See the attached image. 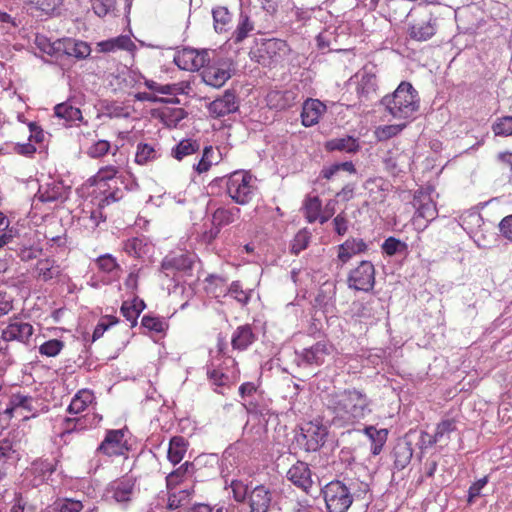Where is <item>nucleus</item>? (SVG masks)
Masks as SVG:
<instances>
[{"mask_svg":"<svg viewBox=\"0 0 512 512\" xmlns=\"http://www.w3.org/2000/svg\"><path fill=\"white\" fill-rule=\"evenodd\" d=\"M27 3L32 8L44 14L51 15L62 5L63 0H27Z\"/></svg>","mask_w":512,"mask_h":512,"instance_id":"nucleus-51","label":"nucleus"},{"mask_svg":"<svg viewBox=\"0 0 512 512\" xmlns=\"http://www.w3.org/2000/svg\"><path fill=\"white\" fill-rule=\"evenodd\" d=\"M15 452L14 441L12 439L9 437L0 438V466H5Z\"/></svg>","mask_w":512,"mask_h":512,"instance_id":"nucleus-56","label":"nucleus"},{"mask_svg":"<svg viewBox=\"0 0 512 512\" xmlns=\"http://www.w3.org/2000/svg\"><path fill=\"white\" fill-rule=\"evenodd\" d=\"M355 78L357 79L356 91L360 98L368 99L376 92L377 78L374 73L363 69L355 75Z\"/></svg>","mask_w":512,"mask_h":512,"instance_id":"nucleus-25","label":"nucleus"},{"mask_svg":"<svg viewBox=\"0 0 512 512\" xmlns=\"http://www.w3.org/2000/svg\"><path fill=\"white\" fill-rule=\"evenodd\" d=\"M229 294L242 305H246L251 297V291H245L242 288V285L239 281H234L231 283L229 289Z\"/></svg>","mask_w":512,"mask_h":512,"instance_id":"nucleus-60","label":"nucleus"},{"mask_svg":"<svg viewBox=\"0 0 512 512\" xmlns=\"http://www.w3.org/2000/svg\"><path fill=\"white\" fill-rule=\"evenodd\" d=\"M354 315L368 324L376 323L384 314V306L378 300L367 302H354L352 304Z\"/></svg>","mask_w":512,"mask_h":512,"instance_id":"nucleus-16","label":"nucleus"},{"mask_svg":"<svg viewBox=\"0 0 512 512\" xmlns=\"http://www.w3.org/2000/svg\"><path fill=\"white\" fill-rule=\"evenodd\" d=\"M324 109L323 104L319 100L308 99L304 102L301 119L302 124L305 127H311L315 125Z\"/></svg>","mask_w":512,"mask_h":512,"instance_id":"nucleus-26","label":"nucleus"},{"mask_svg":"<svg viewBox=\"0 0 512 512\" xmlns=\"http://www.w3.org/2000/svg\"><path fill=\"white\" fill-rule=\"evenodd\" d=\"M456 430V422L453 419H445L437 424L434 435L429 440V444L433 445L438 442L448 441L450 434Z\"/></svg>","mask_w":512,"mask_h":512,"instance_id":"nucleus-41","label":"nucleus"},{"mask_svg":"<svg viewBox=\"0 0 512 512\" xmlns=\"http://www.w3.org/2000/svg\"><path fill=\"white\" fill-rule=\"evenodd\" d=\"M94 399V393L91 390H79L72 398L67 410L71 414H79L83 412Z\"/></svg>","mask_w":512,"mask_h":512,"instance_id":"nucleus-31","label":"nucleus"},{"mask_svg":"<svg viewBox=\"0 0 512 512\" xmlns=\"http://www.w3.org/2000/svg\"><path fill=\"white\" fill-rule=\"evenodd\" d=\"M249 512H268L271 493L264 485L256 486L249 494Z\"/></svg>","mask_w":512,"mask_h":512,"instance_id":"nucleus-21","label":"nucleus"},{"mask_svg":"<svg viewBox=\"0 0 512 512\" xmlns=\"http://www.w3.org/2000/svg\"><path fill=\"white\" fill-rule=\"evenodd\" d=\"M107 494L115 502L125 505L132 500L135 494V479L123 477L113 481L107 489Z\"/></svg>","mask_w":512,"mask_h":512,"instance_id":"nucleus-14","label":"nucleus"},{"mask_svg":"<svg viewBox=\"0 0 512 512\" xmlns=\"http://www.w3.org/2000/svg\"><path fill=\"white\" fill-rule=\"evenodd\" d=\"M54 509L58 512H80L83 509V504L79 500L59 499L54 502Z\"/></svg>","mask_w":512,"mask_h":512,"instance_id":"nucleus-55","label":"nucleus"},{"mask_svg":"<svg viewBox=\"0 0 512 512\" xmlns=\"http://www.w3.org/2000/svg\"><path fill=\"white\" fill-rule=\"evenodd\" d=\"M100 52H114L116 50H131L135 47L134 43L128 36H118L105 41L97 43Z\"/></svg>","mask_w":512,"mask_h":512,"instance_id":"nucleus-33","label":"nucleus"},{"mask_svg":"<svg viewBox=\"0 0 512 512\" xmlns=\"http://www.w3.org/2000/svg\"><path fill=\"white\" fill-rule=\"evenodd\" d=\"M437 29V18L430 15L427 19L412 24L408 33L411 39L416 41H427L435 35Z\"/></svg>","mask_w":512,"mask_h":512,"instance_id":"nucleus-20","label":"nucleus"},{"mask_svg":"<svg viewBox=\"0 0 512 512\" xmlns=\"http://www.w3.org/2000/svg\"><path fill=\"white\" fill-rule=\"evenodd\" d=\"M394 466L398 470L404 469L411 461L413 449L411 443L399 441L393 448Z\"/></svg>","mask_w":512,"mask_h":512,"instance_id":"nucleus-28","label":"nucleus"},{"mask_svg":"<svg viewBox=\"0 0 512 512\" xmlns=\"http://www.w3.org/2000/svg\"><path fill=\"white\" fill-rule=\"evenodd\" d=\"M405 124H391L380 126L376 129L375 135L379 141H386L398 135L404 128Z\"/></svg>","mask_w":512,"mask_h":512,"instance_id":"nucleus-53","label":"nucleus"},{"mask_svg":"<svg viewBox=\"0 0 512 512\" xmlns=\"http://www.w3.org/2000/svg\"><path fill=\"white\" fill-rule=\"evenodd\" d=\"M146 241L144 238L135 237L125 241L123 249L126 253L134 257H141L146 253Z\"/></svg>","mask_w":512,"mask_h":512,"instance_id":"nucleus-49","label":"nucleus"},{"mask_svg":"<svg viewBox=\"0 0 512 512\" xmlns=\"http://www.w3.org/2000/svg\"><path fill=\"white\" fill-rule=\"evenodd\" d=\"M286 476L289 481L307 494L312 488V473L308 464L303 461H297L293 464L287 471Z\"/></svg>","mask_w":512,"mask_h":512,"instance_id":"nucleus-17","label":"nucleus"},{"mask_svg":"<svg viewBox=\"0 0 512 512\" xmlns=\"http://www.w3.org/2000/svg\"><path fill=\"white\" fill-rule=\"evenodd\" d=\"M33 403L34 398L30 395H25L22 393L12 394L9 398V404L5 409L4 413L12 415L13 411H15L18 408H22L28 412H32L35 410Z\"/></svg>","mask_w":512,"mask_h":512,"instance_id":"nucleus-35","label":"nucleus"},{"mask_svg":"<svg viewBox=\"0 0 512 512\" xmlns=\"http://www.w3.org/2000/svg\"><path fill=\"white\" fill-rule=\"evenodd\" d=\"M407 249L406 243L394 237L387 238L382 244V250L389 256L402 253Z\"/></svg>","mask_w":512,"mask_h":512,"instance_id":"nucleus-58","label":"nucleus"},{"mask_svg":"<svg viewBox=\"0 0 512 512\" xmlns=\"http://www.w3.org/2000/svg\"><path fill=\"white\" fill-rule=\"evenodd\" d=\"M372 400L357 388H347L329 393L325 405L332 414V423L347 427L360 423L372 412Z\"/></svg>","mask_w":512,"mask_h":512,"instance_id":"nucleus-1","label":"nucleus"},{"mask_svg":"<svg viewBox=\"0 0 512 512\" xmlns=\"http://www.w3.org/2000/svg\"><path fill=\"white\" fill-rule=\"evenodd\" d=\"M54 114L56 117L64 119L69 123L82 120L81 110L73 106L69 101L57 104L54 107Z\"/></svg>","mask_w":512,"mask_h":512,"instance_id":"nucleus-38","label":"nucleus"},{"mask_svg":"<svg viewBox=\"0 0 512 512\" xmlns=\"http://www.w3.org/2000/svg\"><path fill=\"white\" fill-rule=\"evenodd\" d=\"M141 325L149 331L161 333L166 329V322L159 318L150 315H145L141 320Z\"/></svg>","mask_w":512,"mask_h":512,"instance_id":"nucleus-61","label":"nucleus"},{"mask_svg":"<svg viewBox=\"0 0 512 512\" xmlns=\"http://www.w3.org/2000/svg\"><path fill=\"white\" fill-rule=\"evenodd\" d=\"M221 475L224 479L225 488L228 486L231 488L233 499L238 503L244 502L248 495V486L237 479L229 480V471L224 467L221 469Z\"/></svg>","mask_w":512,"mask_h":512,"instance_id":"nucleus-29","label":"nucleus"},{"mask_svg":"<svg viewBox=\"0 0 512 512\" xmlns=\"http://www.w3.org/2000/svg\"><path fill=\"white\" fill-rule=\"evenodd\" d=\"M125 430H108L103 441L96 449V453L108 457L126 456L129 451L127 441L124 439Z\"/></svg>","mask_w":512,"mask_h":512,"instance_id":"nucleus-10","label":"nucleus"},{"mask_svg":"<svg viewBox=\"0 0 512 512\" xmlns=\"http://www.w3.org/2000/svg\"><path fill=\"white\" fill-rule=\"evenodd\" d=\"M64 347V343L58 339H51L39 347V353L48 357L57 356Z\"/></svg>","mask_w":512,"mask_h":512,"instance_id":"nucleus-59","label":"nucleus"},{"mask_svg":"<svg viewBox=\"0 0 512 512\" xmlns=\"http://www.w3.org/2000/svg\"><path fill=\"white\" fill-rule=\"evenodd\" d=\"M328 429L318 421H310L301 427V434L297 441L303 445L305 451L316 452L325 443Z\"/></svg>","mask_w":512,"mask_h":512,"instance_id":"nucleus-7","label":"nucleus"},{"mask_svg":"<svg viewBox=\"0 0 512 512\" xmlns=\"http://www.w3.org/2000/svg\"><path fill=\"white\" fill-rule=\"evenodd\" d=\"M187 113L183 108L166 107L161 111V120L168 127H176L186 117Z\"/></svg>","mask_w":512,"mask_h":512,"instance_id":"nucleus-44","label":"nucleus"},{"mask_svg":"<svg viewBox=\"0 0 512 512\" xmlns=\"http://www.w3.org/2000/svg\"><path fill=\"white\" fill-rule=\"evenodd\" d=\"M160 157L159 150L155 145L148 143H139L136 147L135 162L140 165H146Z\"/></svg>","mask_w":512,"mask_h":512,"instance_id":"nucleus-39","label":"nucleus"},{"mask_svg":"<svg viewBox=\"0 0 512 512\" xmlns=\"http://www.w3.org/2000/svg\"><path fill=\"white\" fill-rule=\"evenodd\" d=\"M128 159L125 155L119 154L113 164L103 166L99 169L97 177L100 181H107L115 178L117 174L126 166Z\"/></svg>","mask_w":512,"mask_h":512,"instance_id":"nucleus-36","label":"nucleus"},{"mask_svg":"<svg viewBox=\"0 0 512 512\" xmlns=\"http://www.w3.org/2000/svg\"><path fill=\"white\" fill-rule=\"evenodd\" d=\"M33 332L34 328L30 323L21 320H14L2 330L0 341L4 344L14 340L26 343L33 335Z\"/></svg>","mask_w":512,"mask_h":512,"instance_id":"nucleus-15","label":"nucleus"},{"mask_svg":"<svg viewBox=\"0 0 512 512\" xmlns=\"http://www.w3.org/2000/svg\"><path fill=\"white\" fill-rule=\"evenodd\" d=\"M215 181H220L226 186V192L237 204L245 205L250 202L254 194L252 176L248 172L235 171L229 176H224Z\"/></svg>","mask_w":512,"mask_h":512,"instance_id":"nucleus-4","label":"nucleus"},{"mask_svg":"<svg viewBox=\"0 0 512 512\" xmlns=\"http://www.w3.org/2000/svg\"><path fill=\"white\" fill-rule=\"evenodd\" d=\"M368 245L360 238H348L338 246L337 257L343 264L347 263L353 256L366 252Z\"/></svg>","mask_w":512,"mask_h":512,"instance_id":"nucleus-22","label":"nucleus"},{"mask_svg":"<svg viewBox=\"0 0 512 512\" xmlns=\"http://www.w3.org/2000/svg\"><path fill=\"white\" fill-rule=\"evenodd\" d=\"M44 51L50 55L62 52L67 56H72L77 59H85L91 53L90 45L81 40L71 38L57 40L53 44H49L48 49Z\"/></svg>","mask_w":512,"mask_h":512,"instance_id":"nucleus-12","label":"nucleus"},{"mask_svg":"<svg viewBox=\"0 0 512 512\" xmlns=\"http://www.w3.org/2000/svg\"><path fill=\"white\" fill-rule=\"evenodd\" d=\"M207 376L212 385H214L215 391L223 394L221 388L228 386L231 383V377L219 369L209 368L207 370Z\"/></svg>","mask_w":512,"mask_h":512,"instance_id":"nucleus-46","label":"nucleus"},{"mask_svg":"<svg viewBox=\"0 0 512 512\" xmlns=\"http://www.w3.org/2000/svg\"><path fill=\"white\" fill-rule=\"evenodd\" d=\"M58 461L55 459L38 458L34 460L26 469L25 481L31 487H39L44 483H48L51 476L57 469Z\"/></svg>","mask_w":512,"mask_h":512,"instance_id":"nucleus-8","label":"nucleus"},{"mask_svg":"<svg viewBox=\"0 0 512 512\" xmlns=\"http://www.w3.org/2000/svg\"><path fill=\"white\" fill-rule=\"evenodd\" d=\"M89 417L65 418L62 423V436L69 435L73 432L84 431L89 428Z\"/></svg>","mask_w":512,"mask_h":512,"instance_id":"nucleus-43","label":"nucleus"},{"mask_svg":"<svg viewBox=\"0 0 512 512\" xmlns=\"http://www.w3.org/2000/svg\"><path fill=\"white\" fill-rule=\"evenodd\" d=\"M321 210V201L317 196L310 197L305 202V215L309 223L318 220L319 212Z\"/></svg>","mask_w":512,"mask_h":512,"instance_id":"nucleus-54","label":"nucleus"},{"mask_svg":"<svg viewBox=\"0 0 512 512\" xmlns=\"http://www.w3.org/2000/svg\"><path fill=\"white\" fill-rule=\"evenodd\" d=\"M381 104L393 118L406 120L412 118L419 110L420 98L412 84L403 81L392 94L382 98Z\"/></svg>","mask_w":512,"mask_h":512,"instance_id":"nucleus-2","label":"nucleus"},{"mask_svg":"<svg viewBox=\"0 0 512 512\" xmlns=\"http://www.w3.org/2000/svg\"><path fill=\"white\" fill-rule=\"evenodd\" d=\"M208 50H196L193 48H184L177 52L174 57L175 64L182 70L197 71L209 62Z\"/></svg>","mask_w":512,"mask_h":512,"instance_id":"nucleus-11","label":"nucleus"},{"mask_svg":"<svg viewBox=\"0 0 512 512\" xmlns=\"http://www.w3.org/2000/svg\"><path fill=\"white\" fill-rule=\"evenodd\" d=\"M243 404L246 410L252 414L264 416L270 412L269 403L263 398L261 393L260 397L256 396L254 399L246 400V403Z\"/></svg>","mask_w":512,"mask_h":512,"instance_id":"nucleus-48","label":"nucleus"},{"mask_svg":"<svg viewBox=\"0 0 512 512\" xmlns=\"http://www.w3.org/2000/svg\"><path fill=\"white\" fill-rule=\"evenodd\" d=\"M144 308V301L135 297L132 301H124L122 303L121 313L130 322V326L134 327L137 325V319Z\"/></svg>","mask_w":512,"mask_h":512,"instance_id":"nucleus-30","label":"nucleus"},{"mask_svg":"<svg viewBox=\"0 0 512 512\" xmlns=\"http://www.w3.org/2000/svg\"><path fill=\"white\" fill-rule=\"evenodd\" d=\"M193 265L192 258L187 254L167 255L161 263V272L177 284L182 281V275L188 274Z\"/></svg>","mask_w":512,"mask_h":512,"instance_id":"nucleus-9","label":"nucleus"},{"mask_svg":"<svg viewBox=\"0 0 512 512\" xmlns=\"http://www.w3.org/2000/svg\"><path fill=\"white\" fill-rule=\"evenodd\" d=\"M92 9L99 17H105L115 9V0H94Z\"/></svg>","mask_w":512,"mask_h":512,"instance_id":"nucleus-63","label":"nucleus"},{"mask_svg":"<svg viewBox=\"0 0 512 512\" xmlns=\"http://www.w3.org/2000/svg\"><path fill=\"white\" fill-rule=\"evenodd\" d=\"M243 404L246 410L252 414L264 416L270 412L269 403L263 398L261 393L260 397L256 396L254 399L246 400V403Z\"/></svg>","mask_w":512,"mask_h":512,"instance_id":"nucleus-47","label":"nucleus"},{"mask_svg":"<svg viewBox=\"0 0 512 512\" xmlns=\"http://www.w3.org/2000/svg\"><path fill=\"white\" fill-rule=\"evenodd\" d=\"M213 26L217 33L226 32L232 22V14L227 7L218 6L212 10Z\"/></svg>","mask_w":512,"mask_h":512,"instance_id":"nucleus-37","label":"nucleus"},{"mask_svg":"<svg viewBox=\"0 0 512 512\" xmlns=\"http://www.w3.org/2000/svg\"><path fill=\"white\" fill-rule=\"evenodd\" d=\"M310 241V235L306 230H300L291 242L290 250L294 255H298L307 248Z\"/></svg>","mask_w":512,"mask_h":512,"instance_id":"nucleus-57","label":"nucleus"},{"mask_svg":"<svg viewBox=\"0 0 512 512\" xmlns=\"http://www.w3.org/2000/svg\"><path fill=\"white\" fill-rule=\"evenodd\" d=\"M111 148L110 142L107 140H98L94 144H92L88 150L87 154L91 158H100L106 155Z\"/></svg>","mask_w":512,"mask_h":512,"instance_id":"nucleus-64","label":"nucleus"},{"mask_svg":"<svg viewBox=\"0 0 512 512\" xmlns=\"http://www.w3.org/2000/svg\"><path fill=\"white\" fill-rule=\"evenodd\" d=\"M241 215L238 207H219L212 214V223L216 227H223L236 222Z\"/></svg>","mask_w":512,"mask_h":512,"instance_id":"nucleus-27","label":"nucleus"},{"mask_svg":"<svg viewBox=\"0 0 512 512\" xmlns=\"http://www.w3.org/2000/svg\"><path fill=\"white\" fill-rule=\"evenodd\" d=\"M290 52L286 41L271 38L262 39L250 51L251 59L263 67H275L280 64Z\"/></svg>","mask_w":512,"mask_h":512,"instance_id":"nucleus-3","label":"nucleus"},{"mask_svg":"<svg viewBox=\"0 0 512 512\" xmlns=\"http://www.w3.org/2000/svg\"><path fill=\"white\" fill-rule=\"evenodd\" d=\"M200 145L195 140H182L178 145L172 149V155L177 160H182L184 157L197 152Z\"/></svg>","mask_w":512,"mask_h":512,"instance_id":"nucleus-45","label":"nucleus"},{"mask_svg":"<svg viewBox=\"0 0 512 512\" xmlns=\"http://www.w3.org/2000/svg\"><path fill=\"white\" fill-rule=\"evenodd\" d=\"M437 216L436 205L428 199L426 202L419 205L416 211L417 218H423L426 221H432Z\"/></svg>","mask_w":512,"mask_h":512,"instance_id":"nucleus-62","label":"nucleus"},{"mask_svg":"<svg viewBox=\"0 0 512 512\" xmlns=\"http://www.w3.org/2000/svg\"><path fill=\"white\" fill-rule=\"evenodd\" d=\"M69 190L61 182H51L38 190V199L41 202L64 201L68 198Z\"/></svg>","mask_w":512,"mask_h":512,"instance_id":"nucleus-23","label":"nucleus"},{"mask_svg":"<svg viewBox=\"0 0 512 512\" xmlns=\"http://www.w3.org/2000/svg\"><path fill=\"white\" fill-rule=\"evenodd\" d=\"M322 492L328 512H347L353 503L349 488L341 481H331Z\"/></svg>","mask_w":512,"mask_h":512,"instance_id":"nucleus-5","label":"nucleus"},{"mask_svg":"<svg viewBox=\"0 0 512 512\" xmlns=\"http://www.w3.org/2000/svg\"><path fill=\"white\" fill-rule=\"evenodd\" d=\"M230 65L226 62L204 66L201 73L203 81L214 88L222 87L231 78Z\"/></svg>","mask_w":512,"mask_h":512,"instance_id":"nucleus-13","label":"nucleus"},{"mask_svg":"<svg viewBox=\"0 0 512 512\" xmlns=\"http://www.w3.org/2000/svg\"><path fill=\"white\" fill-rule=\"evenodd\" d=\"M330 346L325 341H319L309 348H305L299 357L307 365L320 366L330 354Z\"/></svg>","mask_w":512,"mask_h":512,"instance_id":"nucleus-19","label":"nucleus"},{"mask_svg":"<svg viewBox=\"0 0 512 512\" xmlns=\"http://www.w3.org/2000/svg\"><path fill=\"white\" fill-rule=\"evenodd\" d=\"M238 107L239 105L235 92L226 90L221 97L216 98L209 104L208 110L213 117L220 118L236 112Z\"/></svg>","mask_w":512,"mask_h":512,"instance_id":"nucleus-18","label":"nucleus"},{"mask_svg":"<svg viewBox=\"0 0 512 512\" xmlns=\"http://www.w3.org/2000/svg\"><path fill=\"white\" fill-rule=\"evenodd\" d=\"M492 131L495 136H512V116L497 118L492 124Z\"/></svg>","mask_w":512,"mask_h":512,"instance_id":"nucleus-50","label":"nucleus"},{"mask_svg":"<svg viewBox=\"0 0 512 512\" xmlns=\"http://www.w3.org/2000/svg\"><path fill=\"white\" fill-rule=\"evenodd\" d=\"M216 160L215 151L212 146H206L203 150L201 159L194 164V169L199 173L207 172Z\"/></svg>","mask_w":512,"mask_h":512,"instance_id":"nucleus-52","label":"nucleus"},{"mask_svg":"<svg viewBox=\"0 0 512 512\" xmlns=\"http://www.w3.org/2000/svg\"><path fill=\"white\" fill-rule=\"evenodd\" d=\"M347 285L356 291H371L375 285V267L372 262L363 260L350 270Z\"/></svg>","mask_w":512,"mask_h":512,"instance_id":"nucleus-6","label":"nucleus"},{"mask_svg":"<svg viewBox=\"0 0 512 512\" xmlns=\"http://www.w3.org/2000/svg\"><path fill=\"white\" fill-rule=\"evenodd\" d=\"M37 275L43 281H49L60 274L59 266L49 259L39 260L35 268Z\"/></svg>","mask_w":512,"mask_h":512,"instance_id":"nucleus-42","label":"nucleus"},{"mask_svg":"<svg viewBox=\"0 0 512 512\" xmlns=\"http://www.w3.org/2000/svg\"><path fill=\"white\" fill-rule=\"evenodd\" d=\"M187 451V442L182 436H174L170 439L167 452L168 460L176 465L182 461Z\"/></svg>","mask_w":512,"mask_h":512,"instance_id":"nucleus-32","label":"nucleus"},{"mask_svg":"<svg viewBox=\"0 0 512 512\" xmlns=\"http://www.w3.org/2000/svg\"><path fill=\"white\" fill-rule=\"evenodd\" d=\"M360 145L352 136H346L343 138H335L327 141L326 149L329 151H341L347 153H355L359 150Z\"/></svg>","mask_w":512,"mask_h":512,"instance_id":"nucleus-34","label":"nucleus"},{"mask_svg":"<svg viewBox=\"0 0 512 512\" xmlns=\"http://www.w3.org/2000/svg\"><path fill=\"white\" fill-rule=\"evenodd\" d=\"M253 30L254 23L250 20L246 13L241 12L236 29L234 30L231 39L235 44L241 43Z\"/></svg>","mask_w":512,"mask_h":512,"instance_id":"nucleus-40","label":"nucleus"},{"mask_svg":"<svg viewBox=\"0 0 512 512\" xmlns=\"http://www.w3.org/2000/svg\"><path fill=\"white\" fill-rule=\"evenodd\" d=\"M256 334L251 325L245 324L238 326L232 334L231 345L233 349L243 351L256 341Z\"/></svg>","mask_w":512,"mask_h":512,"instance_id":"nucleus-24","label":"nucleus"}]
</instances>
